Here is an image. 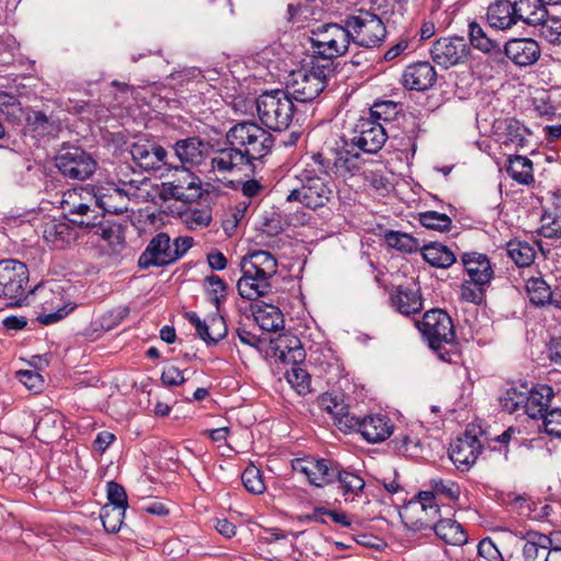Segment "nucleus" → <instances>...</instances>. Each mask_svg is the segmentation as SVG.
<instances>
[{
	"instance_id": "obj_1",
	"label": "nucleus",
	"mask_w": 561,
	"mask_h": 561,
	"mask_svg": "<svg viewBox=\"0 0 561 561\" xmlns=\"http://www.w3.org/2000/svg\"><path fill=\"white\" fill-rule=\"evenodd\" d=\"M241 271L237 283L239 295L247 300H257L272 291L277 260L267 251H253L242 259Z\"/></svg>"
},
{
	"instance_id": "obj_2",
	"label": "nucleus",
	"mask_w": 561,
	"mask_h": 561,
	"mask_svg": "<svg viewBox=\"0 0 561 561\" xmlns=\"http://www.w3.org/2000/svg\"><path fill=\"white\" fill-rule=\"evenodd\" d=\"M334 67L331 61L312 59L309 67H304L290 73L286 91L294 101L306 103L319 96L325 89Z\"/></svg>"
},
{
	"instance_id": "obj_3",
	"label": "nucleus",
	"mask_w": 561,
	"mask_h": 561,
	"mask_svg": "<svg viewBox=\"0 0 561 561\" xmlns=\"http://www.w3.org/2000/svg\"><path fill=\"white\" fill-rule=\"evenodd\" d=\"M300 186L291 190L287 202H299L304 206L317 209L324 207L333 196L331 176L324 169L309 165L299 175Z\"/></svg>"
},
{
	"instance_id": "obj_4",
	"label": "nucleus",
	"mask_w": 561,
	"mask_h": 561,
	"mask_svg": "<svg viewBox=\"0 0 561 561\" xmlns=\"http://www.w3.org/2000/svg\"><path fill=\"white\" fill-rule=\"evenodd\" d=\"M260 122L270 130H286L294 118L293 98L284 90L266 91L255 101Z\"/></svg>"
},
{
	"instance_id": "obj_5",
	"label": "nucleus",
	"mask_w": 561,
	"mask_h": 561,
	"mask_svg": "<svg viewBox=\"0 0 561 561\" xmlns=\"http://www.w3.org/2000/svg\"><path fill=\"white\" fill-rule=\"evenodd\" d=\"M227 141L236 146L250 160L264 158L273 148L272 134L254 122L245 121L236 124L227 133Z\"/></svg>"
},
{
	"instance_id": "obj_6",
	"label": "nucleus",
	"mask_w": 561,
	"mask_h": 561,
	"mask_svg": "<svg viewBox=\"0 0 561 561\" xmlns=\"http://www.w3.org/2000/svg\"><path fill=\"white\" fill-rule=\"evenodd\" d=\"M311 48L318 61H331L347 53L351 38L346 23H324L311 31Z\"/></svg>"
},
{
	"instance_id": "obj_7",
	"label": "nucleus",
	"mask_w": 561,
	"mask_h": 561,
	"mask_svg": "<svg viewBox=\"0 0 561 561\" xmlns=\"http://www.w3.org/2000/svg\"><path fill=\"white\" fill-rule=\"evenodd\" d=\"M342 22L347 25L351 41L358 46L375 48L386 38L387 30L383 22L368 11L348 15Z\"/></svg>"
},
{
	"instance_id": "obj_8",
	"label": "nucleus",
	"mask_w": 561,
	"mask_h": 561,
	"mask_svg": "<svg viewBox=\"0 0 561 561\" xmlns=\"http://www.w3.org/2000/svg\"><path fill=\"white\" fill-rule=\"evenodd\" d=\"M428 346L438 352L455 341L453 320L442 309H432L424 313L422 321L416 323Z\"/></svg>"
},
{
	"instance_id": "obj_9",
	"label": "nucleus",
	"mask_w": 561,
	"mask_h": 561,
	"mask_svg": "<svg viewBox=\"0 0 561 561\" xmlns=\"http://www.w3.org/2000/svg\"><path fill=\"white\" fill-rule=\"evenodd\" d=\"M27 282L28 271L24 263L16 260L0 261V298L10 300L11 306H20Z\"/></svg>"
},
{
	"instance_id": "obj_10",
	"label": "nucleus",
	"mask_w": 561,
	"mask_h": 561,
	"mask_svg": "<svg viewBox=\"0 0 561 561\" xmlns=\"http://www.w3.org/2000/svg\"><path fill=\"white\" fill-rule=\"evenodd\" d=\"M56 168L68 179L84 181L96 169L92 156L79 147L62 148L55 159Z\"/></svg>"
},
{
	"instance_id": "obj_11",
	"label": "nucleus",
	"mask_w": 561,
	"mask_h": 561,
	"mask_svg": "<svg viewBox=\"0 0 561 561\" xmlns=\"http://www.w3.org/2000/svg\"><path fill=\"white\" fill-rule=\"evenodd\" d=\"M202 194L199 178L186 168L175 169L173 180L163 182L160 193L163 199L173 198L186 204L197 202Z\"/></svg>"
},
{
	"instance_id": "obj_12",
	"label": "nucleus",
	"mask_w": 561,
	"mask_h": 561,
	"mask_svg": "<svg viewBox=\"0 0 561 561\" xmlns=\"http://www.w3.org/2000/svg\"><path fill=\"white\" fill-rule=\"evenodd\" d=\"M337 463L329 459L296 458L291 461L293 470L304 474L311 485L324 488L335 482Z\"/></svg>"
},
{
	"instance_id": "obj_13",
	"label": "nucleus",
	"mask_w": 561,
	"mask_h": 561,
	"mask_svg": "<svg viewBox=\"0 0 561 561\" xmlns=\"http://www.w3.org/2000/svg\"><path fill=\"white\" fill-rule=\"evenodd\" d=\"M470 48L463 37H442L431 48L432 59L445 69L463 64Z\"/></svg>"
},
{
	"instance_id": "obj_14",
	"label": "nucleus",
	"mask_w": 561,
	"mask_h": 561,
	"mask_svg": "<svg viewBox=\"0 0 561 561\" xmlns=\"http://www.w3.org/2000/svg\"><path fill=\"white\" fill-rule=\"evenodd\" d=\"M387 140V133L381 123L371 118H360L351 139L353 147L365 153H377Z\"/></svg>"
},
{
	"instance_id": "obj_15",
	"label": "nucleus",
	"mask_w": 561,
	"mask_h": 561,
	"mask_svg": "<svg viewBox=\"0 0 561 561\" xmlns=\"http://www.w3.org/2000/svg\"><path fill=\"white\" fill-rule=\"evenodd\" d=\"M352 148H354L352 146ZM312 161L316 167L324 169L325 172L332 178L353 176L359 172L362 168L360 156L358 152H353V149H345L340 151L331 161L327 159L322 153L312 156Z\"/></svg>"
},
{
	"instance_id": "obj_16",
	"label": "nucleus",
	"mask_w": 561,
	"mask_h": 561,
	"mask_svg": "<svg viewBox=\"0 0 561 561\" xmlns=\"http://www.w3.org/2000/svg\"><path fill=\"white\" fill-rule=\"evenodd\" d=\"M139 186L136 181L123 182L122 186L110 185L102 188L96 196L98 206L111 214H123L128 209V202L133 196L137 195Z\"/></svg>"
},
{
	"instance_id": "obj_17",
	"label": "nucleus",
	"mask_w": 561,
	"mask_h": 561,
	"mask_svg": "<svg viewBox=\"0 0 561 561\" xmlns=\"http://www.w3.org/2000/svg\"><path fill=\"white\" fill-rule=\"evenodd\" d=\"M482 450V444L470 432L457 437L449 447V459L460 471H468L477 461Z\"/></svg>"
},
{
	"instance_id": "obj_18",
	"label": "nucleus",
	"mask_w": 561,
	"mask_h": 561,
	"mask_svg": "<svg viewBox=\"0 0 561 561\" xmlns=\"http://www.w3.org/2000/svg\"><path fill=\"white\" fill-rule=\"evenodd\" d=\"M415 517H409L411 525L417 529H435L436 523L440 518V508L437 504L434 493L422 491L417 495V501L408 508Z\"/></svg>"
},
{
	"instance_id": "obj_19",
	"label": "nucleus",
	"mask_w": 561,
	"mask_h": 561,
	"mask_svg": "<svg viewBox=\"0 0 561 561\" xmlns=\"http://www.w3.org/2000/svg\"><path fill=\"white\" fill-rule=\"evenodd\" d=\"M175 262V254L171 253V239L164 233L160 232L154 236L146 250L140 254L138 265L141 268L150 266H164Z\"/></svg>"
},
{
	"instance_id": "obj_20",
	"label": "nucleus",
	"mask_w": 561,
	"mask_h": 561,
	"mask_svg": "<svg viewBox=\"0 0 561 561\" xmlns=\"http://www.w3.org/2000/svg\"><path fill=\"white\" fill-rule=\"evenodd\" d=\"M44 240L54 249H64L77 239V232L66 218L45 217L41 224Z\"/></svg>"
},
{
	"instance_id": "obj_21",
	"label": "nucleus",
	"mask_w": 561,
	"mask_h": 561,
	"mask_svg": "<svg viewBox=\"0 0 561 561\" xmlns=\"http://www.w3.org/2000/svg\"><path fill=\"white\" fill-rule=\"evenodd\" d=\"M500 531L511 533L515 537L525 540L523 547L524 561H543L549 550L552 549L550 537L535 530H511L510 528H500Z\"/></svg>"
},
{
	"instance_id": "obj_22",
	"label": "nucleus",
	"mask_w": 561,
	"mask_h": 561,
	"mask_svg": "<svg viewBox=\"0 0 561 561\" xmlns=\"http://www.w3.org/2000/svg\"><path fill=\"white\" fill-rule=\"evenodd\" d=\"M133 160L144 170H157L165 164V149L150 140H139L130 146Z\"/></svg>"
},
{
	"instance_id": "obj_23",
	"label": "nucleus",
	"mask_w": 561,
	"mask_h": 561,
	"mask_svg": "<svg viewBox=\"0 0 561 561\" xmlns=\"http://www.w3.org/2000/svg\"><path fill=\"white\" fill-rule=\"evenodd\" d=\"M319 408L332 415L334 423L343 432H352L356 420L348 412V405L341 394L325 392L318 398Z\"/></svg>"
},
{
	"instance_id": "obj_24",
	"label": "nucleus",
	"mask_w": 561,
	"mask_h": 561,
	"mask_svg": "<svg viewBox=\"0 0 561 561\" xmlns=\"http://www.w3.org/2000/svg\"><path fill=\"white\" fill-rule=\"evenodd\" d=\"M504 54L516 66L526 67L539 59L541 50L533 38H512L505 44Z\"/></svg>"
},
{
	"instance_id": "obj_25",
	"label": "nucleus",
	"mask_w": 561,
	"mask_h": 561,
	"mask_svg": "<svg viewBox=\"0 0 561 561\" xmlns=\"http://www.w3.org/2000/svg\"><path fill=\"white\" fill-rule=\"evenodd\" d=\"M436 79L435 68L428 61H419L405 67L401 81L405 89L425 91L434 85Z\"/></svg>"
},
{
	"instance_id": "obj_26",
	"label": "nucleus",
	"mask_w": 561,
	"mask_h": 561,
	"mask_svg": "<svg viewBox=\"0 0 561 561\" xmlns=\"http://www.w3.org/2000/svg\"><path fill=\"white\" fill-rule=\"evenodd\" d=\"M356 423L352 431H358L369 443H379L387 439L393 425L391 421L383 415H370L364 419L355 416Z\"/></svg>"
},
{
	"instance_id": "obj_27",
	"label": "nucleus",
	"mask_w": 561,
	"mask_h": 561,
	"mask_svg": "<svg viewBox=\"0 0 561 561\" xmlns=\"http://www.w3.org/2000/svg\"><path fill=\"white\" fill-rule=\"evenodd\" d=\"M210 164L213 171L219 173H231L234 171H241L243 167L252 164V160H250L236 146L229 145V147L214 151Z\"/></svg>"
},
{
	"instance_id": "obj_28",
	"label": "nucleus",
	"mask_w": 561,
	"mask_h": 561,
	"mask_svg": "<svg viewBox=\"0 0 561 561\" xmlns=\"http://www.w3.org/2000/svg\"><path fill=\"white\" fill-rule=\"evenodd\" d=\"M554 397L553 388L549 385H536L526 390L524 413L530 419H543Z\"/></svg>"
},
{
	"instance_id": "obj_29",
	"label": "nucleus",
	"mask_w": 561,
	"mask_h": 561,
	"mask_svg": "<svg viewBox=\"0 0 561 561\" xmlns=\"http://www.w3.org/2000/svg\"><path fill=\"white\" fill-rule=\"evenodd\" d=\"M461 262L469 275V280L479 286H489L493 278V270L485 254L477 252L463 253Z\"/></svg>"
},
{
	"instance_id": "obj_30",
	"label": "nucleus",
	"mask_w": 561,
	"mask_h": 561,
	"mask_svg": "<svg viewBox=\"0 0 561 561\" xmlns=\"http://www.w3.org/2000/svg\"><path fill=\"white\" fill-rule=\"evenodd\" d=\"M185 318L206 343H217L227 333V327L221 317H214L207 322L201 320L196 312L191 311L185 313Z\"/></svg>"
},
{
	"instance_id": "obj_31",
	"label": "nucleus",
	"mask_w": 561,
	"mask_h": 561,
	"mask_svg": "<svg viewBox=\"0 0 561 561\" xmlns=\"http://www.w3.org/2000/svg\"><path fill=\"white\" fill-rule=\"evenodd\" d=\"M486 20L491 27L496 30H508L516 25L515 8L508 0H496L488 8Z\"/></svg>"
},
{
	"instance_id": "obj_32",
	"label": "nucleus",
	"mask_w": 561,
	"mask_h": 561,
	"mask_svg": "<svg viewBox=\"0 0 561 561\" xmlns=\"http://www.w3.org/2000/svg\"><path fill=\"white\" fill-rule=\"evenodd\" d=\"M84 194L85 197L76 190L65 193L61 208L70 218H79L81 215H89L88 213L91 211V206H98L95 195H92L88 191H85Z\"/></svg>"
},
{
	"instance_id": "obj_33",
	"label": "nucleus",
	"mask_w": 561,
	"mask_h": 561,
	"mask_svg": "<svg viewBox=\"0 0 561 561\" xmlns=\"http://www.w3.org/2000/svg\"><path fill=\"white\" fill-rule=\"evenodd\" d=\"M513 4L517 22L535 26L547 18V3L543 0H515Z\"/></svg>"
},
{
	"instance_id": "obj_34",
	"label": "nucleus",
	"mask_w": 561,
	"mask_h": 561,
	"mask_svg": "<svg viewBox=\"0 0 561 561\" xmlns=\"http://www.w3.org/2000/svg\"><path fill=\"white\" fill-rule=\"evenodd\" d=\"M392 305L396 309L405 316L417 313L422 310V299L416 289L398 286L391 295Z\"/></svg>"
},
{
	"instance_id": "obj_35",
	"label": "nucleus",
	"mask_w": 561,
	"mask_h": 561,
	"mask_svg": "<svg viewBox=\"0 0 561 561\" xmlns=\"http://www.w3.org/2000/svg\"><path fill=\"white\" fill-rule=\"evenodd\" d=\"M255 322L266 332H277L284 327V316L278 307L257 304L253 310Z\"/></svg>"
},
{
	"instance_id": "obj_36",
	"label": "nucleus",
	"mask_w": 561,
	"mask_h": 561,
	"mask_svg": "<svg viewBox=\"0 0 561 561\" xmlns=\"http://www.w3.org/2000/svg\"><path fill=\"white\" fill-rule=\"evenodd\" d=\"M423 259L434 267L447 268L456 262L451 249L439 242H431L420 248Z\"/></svg>"
},
{
	"instance_id": "obj_37",
	"label": "nucleus",
	"mask_w": 561,
	"mask_h": 561,
	"mask_svg": "<svg viewBox=\"0 0 561 561\" xmlns=\"http://www.w3.org/2000/svg\"><path fill=\"white\" fill-rule=\"evenodd\" d=\"M434 531L439 539L448 545L462 546L468 541V535L461 524L451 518L439 519Z\"/></svg>"
},
{
	"instance_id": "obj_38",
	"label": "nucleus",
	"mask_w": 561,
	"mask_h": 561,
	"mask_svg": "<svg viewBox=\"0 0 561 561\" xmlns=\"http://www.w3.org/2000/svg\"><path fill=\"white\" fill-rule=\"evenodd\" d=\"M204 144L197 137H190L175 142V154L182 163L199 164L203 160V154L206 150Z\"/></svg>"
},
{
	"instance_id": "obj_39",
	"label": "nucleus",
	"mask_w": 561,
	"mask_h": 561,
	"mask_svg": "<svg viewBox=\"0 0 561 561\" xmlns=\"http://www.w3.org/2000/svg\"><path fill=\"white\" fill-rule=\"evenodd\" d=\"M335 481L339 482L345 501L348 500V496L353 499L359 496L365 488V481L358 473L343 469L339 463L336 466Z\"/></svg>"
},
{
	"instance_id": "obj_40",
	"label": "nucleus",
	"mask_w": 561,
	"mask_h": 561,
	"mask_svg": "<svg viewBox=\"0 0 561 561\" xmlns=\"http://www.w3.org/2000/svg\"><path fill=\"white\" fill-rule=\"evenodd\" d=\"M94 234L99 236L113 253H117L124 248V229L117 222L102 221L94 230Z\"/></svg>"
},
{
	"instance_id": "obj_41",
	"label": "nucleus",
	"mask_w": 561,
	"mask_h": 561,
	"mask_svg": "<svg viewBox=\"0 0 561 561\" xmlns=\"http://www.w3.org/2000/svg\"><path fill=\"white\" fill-rule=\"evenodd\" d=\"M383 240L389 248L404 254L416 253L421 248L419 239L401 231L387 230Z\"/></svg>"
},
{
	"instance_id": "obj_42",
	"label": "nucleus",
	"mask_w": 561,
	"mask_h": 561,
	"mask_svg": "<svg viewBox=\"0 0 561 561\" xmlns=\"http://www.w3.org/2000/svg\"><path fill=\"white\" fill-rule=\"evenodd\" d=\"M507 174L520 184L533 182V162L524 156H515L508 159Z\"/></svg>"
},
{
	"instance_id": "obj_43",
	"label": "nucleus",
	"mask_w": 561,
	"mask_h": 561,
	"mask_svg": "<svg viewBox=\"0 0 561 561\" xmlns=\"http://www.w3.org/2000/svg\"><path fill=\"white\" fill-rule=\"evenodd\" d=\"M507 255L514 261L517 266H529L535 257V247L526 241L511 240L506 244Z\"/></svg>"
},
{
	"instance_id": "obj_44",
	"label": "nucleus",
	"mask_w": 561,
	"mask_h": 561,
	"mask_svg": "<svg viewBox=\"0 0 561 561\" xmlns=\"http://www.w3.org/2000/svg\"><path fill=\"white\" fill-rule=\"evenodd\" d=\"M526 385L513 386L500 397L502 409L508 413L524 411L526 398Z\"/></svg>"
},
{
	"instance_id": "obj_45",
	"label": "nucleus",
	"mask_w": 561,
	"mask_h": 561,
	"mask_svg": "<svg viewBox=\"0 0 561 561\" xmlns=\"http://www.w3.org/2000/svg\"><path fill=\"white\" fill-rule=\"evenodd\" d=\"M469 37L470 43L474 48L483 53L494 55L502 54L501 46L496 42L489 38L484 33L483 28L476 22H472L469 25Z\"/></svg>"
},
{
	"instance_id": "obj_46",
	"label": "nucleus",
	"mask_w": 561,
	"mask_h": 561,
	"mask_svg": "<svg viewBox=\"0 0 561 561\" xmlns=\"http://www.w3.org/2000/svg\"><path fill=\"white\" fill-rule=\"evenodd\" d=\"M529 300L535 306H545L551 299V288L541 277H531L526 283Z\"/></svg>"
},
{
	"instance_id": "obj_47",
	"label": "nucleus",
	"mask_w": 561,
	"mask_h": 561,
	"mask_svg": "<svg viewBox=\"0 0 561 561\" xmlns=\"http://www.w3.org/2000/svg\"><path fill=\"white\" fill-rule=\"evenodd\" d=\"M27 122L38 136H56L59 131V124L39 111L30 114Z\"/></svg>"
},
{
	"instance_id": "obj_48",
	"label": "nucleus",
	"mask_w": 561,
	"mask_h": 561,
	"mask_svg": "<svg viewBox=\"0 0 561 561\" xmlns=\"http://www.w3.org/2000/svg\"><path fill=\"white\" fill-rule=\"evenodd\" d=\"M125 511L126 510L118 508L113 505H104L101 508L100 518L107 533L116 534L119 531L123 525Z\"/></svg>"
},
{
	"instance_id": "obj_49",
	"label": "nucleus",
	"mask_w": 561,
	"mask_h": 561,
	"mask_svg": "<svg viewBox=\"0 0 561 561\" xmlns=\"http://www.w3.org/2000/svg\"><path fill=\"white\" fill-rule=\"evenodd\" d=\"M59 416L55 412H47L39 417L34 432L41 440L48 442L58 434Z\"/></svg>"
},
{
	"instance_id": "obj_50",
	"label": "nucleus",
	"mask_w": 561,
	"mask_h": 561,
	"mask_svg": "<svg viewBox=\"0 0 561 561\" xmlns=\"http://www.w3.org/2000/svg\"><path fill=\"white\" fill-rule=\"evenodd\" d=\"M420 224L432 230L445 232L451 228V218L445 214L428 210L419 215Z\"/></svg>"
},
{
	"instance_id": "obj_51",
	"label": "nucleus",
	"mask_w": 561,
	"mask_h": 561,
	"mask_svg": "<svg viewBox=\"0 0 561 561\" xmlns=\"http://www.w3.org/2000/svg\"><path fill=\"white\" fill-rule=\"evenodd\" d=\"M539 27V35L551 44L561 45V18L549 16L543 18L540 24L536 25Z\"/></svg>"
},
{
	"instance_id": "obj_52",
	"label": "nucleus",
	"mask_w": 561,
	"mask_h": 561,
	"mask_svg": "<svg viewBox=\"0 0 561 561\" xmlns=\"http://www.w3.org/2000/svg\"><path fill=\"white\" fill-rule=\"evenodd\" d=\"M241 479L244 488L250 493L263 494L266 490L261 470L253 465L244 469Z\"/></svg>"
},
{
	"instance_id": "obj_53",
	"label": "nucleus",
	"mask_w": 561,
	"mask_h": 561,
	"mask_svg": "<svg viewBox=\"0 0 561 561\" xmlns=\"http://www.w3.org/2000/svg\"><path fill=\"white\" fill-rule=\"evenodd\" d=\"M398 114V104L393 101L376 102L370 108V116L368 118L376 122H390Z\"/></svg>"
},
{
	"instance_id": "obj_54",
	"label": "nucleus",
	"mask_w": 561,
	"mask_h": 561,
	"mask_svg": "<svg viewBox=\"0 0 561 561\" xmlns=\"http://www.w3.org/2000/svg\"><path fill=\"white\" fill-rule=\"evenodd\" d=\"M288 344L285 346L278 345L277 350L279 351L280 355L279 357L284 362H300L305 357V352L301 346L300 341L297 337H290L286 340Z\"/></svg>"
},
{
	"instance_id": "obj_55",
	"label": "nucleus",
	"mask_w": 561,
	"mask_h": 561,
	"mask_svg": "<svg viewBox=\"0 0 561 561\" xmlns=\"http://www.w3.org/2000/svg\"><path fill=\"white\" fill-rule=\"evenodd\" d=\"M287 380L299 394L309 392L310 376L305 369L293 367L290 371L287 373Z\"/></svg>"
},
{
	"instance_id": "obj_56",
	"label": "nucleus",
	"mask_w": 561,
	"mask_h": 561,
	"mask_svg": "<svg viewBox=\"0 0 561 561\" xmlns=\"http://www.w3.org/2000/svg\"><path fill=\"white\" fill-rule=\"evenodd\" d=\"M434 495H443L448 500H457L460 495V486L451 480H432L431 481Z\"/></svg>"
},
{
	"instance_id": "obj_57",
	"label": "nucleus",
	"mask_w": 561,
	"mask_h": 561,
	"mask_svg": "<svg viewBox=\"0 0 561 561\" xmlns=\"http://www.w3.org/2000/svg\"><path fill=\"white\" fill-rule=\"evenodd\" d=\"M486 286H479L472 280H465L461 285V298L468 302L481 304L484 298Z\"/></svg>"
},
{
	"instance_id": "obj_58",
	"label": "nucleus",
	"mask_w": 561,
	"mask_h": 561,
	"mask_svg": "<svg viewBox=\"0 0 561 561\" xmlns=\"http://www.w3.org/2000/svg\"><path fill=\"white\" fill-rule=\"evenodd\" d=\"M542 420L545 432L549 436L561 438V408L551 409Z\"/></svg>"
},
{
	"instance_id": "obj_59",
	"label": "nucleus",
	"mask_w": 561,
	"mask_h": 561,
	"mask_svg": "<svg viewBox=\"0 0 561 561\" xmlns=\"http://www.w3.org/2000/svg\"><path fill=\"white\" fill-rule=\"evenodd\" d=\"M211 302L219 308L221 299L226 297V283L217 275H210L206 278Z\"/></svg>"
},
{
	"instance_id": "obj_60",
	"label": "nucleus",
	"mask_w": 561,
	"mask_h": 561,
	"mask_svg": "<svg viewBox=\"0 0 561 561\" xmlns=\"http://www.w3.org/2000/svg\"><path fill=\"white\" fill-rule=\"evenodd\" d=\"M107 499L110 502L107 505H113L124 510L127 508L128 503L125 489L114 481H110L107 483Z\"/></svg>"
},
{
	"instance_id": "obj_61",
	"label": "nucleus",
	"mask_w": 561,
	"mask_h": 561,
	"mask_svg": "<svg viewBox=\"0 0 561 561\" xmlns=\"http://www.w3.org/2000/svg\"><path fill=\"white\" fill-rule=\"evenodd\" d=\"M478 556L485 561H504L502 553L491 538L482 539L477 547Z\"/></svg>"
},
{
	"instance_id": "obj_62",
	"label": "nucleus",
	"mask_w": 561,
	"mask_h": 561,
	"mask_svg": "<svg viewBox=\"0 0 561 561\" xmlns=\"http://www.w3.org/2000/svg\"><path fill=\"white\" fill-rule=\"evenodd\" d=\"M541 221L539 233L543 238H561V217L551 218L550 216H545Z\"/></svg>"
},
{
	"instance_id": "obj_63",
	"label": "nucleus",
	"mask_w": 561,
	"mask_h": 561,
	"mask_svg": "<svg viewBox=\"0 0 561 561\" xmlns=\"http://www.w3.org/2000/svg\"><path fill=\"white\" fill-rule=\"evenodd\" d=\"M99 208L100 206H91V211L88 213L89 215H81L79 218H69V221L78 227H91L95 230L96 227L102 222V215L100 214Z\"/></svg>"
},
{
	"instance_id": "obj_64",
	"label": "nucleus",
	"mask_w": 561,
	"mask_h": 561,
	"mask_svg": "<svg viewBox=\"0 0 561 561\" xmlns=\"http://www.w3.org/2000/svg\"><path fill=\"white\" fill-rule=\"evenodd\" d=\"M185 380L184 370H181L173 365L165 367L161 375V381L167 387L179 386Z\"/></svg>"
}]
</instances>
